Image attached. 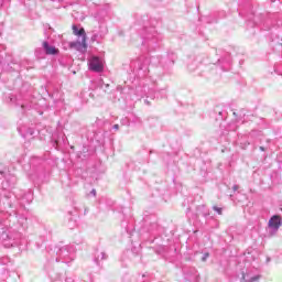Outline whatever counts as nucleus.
Segmentation results:
<instances>
[{
    "label": "nucleus",
    "instance_id": "obj_8",
    "mask_svg": "<svg viewBox=\"0 0 282 282\" xmlns=\"http://www.w3.org/2000/svg\"><path fill=\"white\" fill-rule=\"evenodd\" d=\"M0 175H3V173H2V172H0Z\"/></svg>",
    "mask_w": 282,
    "mask_h": 282
},
{
    "label": "nucleus",
    "instance_id": "obj_4",
    "mask_svg": "<svg viewBox=\"0 0 282 282\" xmlns=\"http://www.w3.org/2000/svg\"><path fill=\"white\" fill-rule=\"evenodd\" d=\"M43 47L45 50V54H47L50 56H56V54H58V48L50 45V43H47V42H43Z\"/></svg>",
    "mask_w": 282,
    "mask_h": 282
},
{
    "label": "nucleus",
    "instance_id": "obj_1",
    "mask_svg": "<svg viewBox=\"0 0 282 282\" xmlns=\"http://www.w3.org/2000/svg\"><path fill=\"white\" fill-rule=\"evenodd\" d=\"M88 65L91 72L100 73L105 69V64L102 63V59L98 57L90 58Z\"/></svg>",
    "mask_w": 282,
    "mask_h": 282
},
{
    "label": "nucleus",
    "instance_id": "obj_6",
    "mask_svg": "<svg viewBox=\"0 0 282 282\" xmlns=\"http://www.w3.org/2000/svg\"><path fill=\"white\" fill-rule=\"evenodd\" d=\"M214 210L218 213V215H221V207L214 206Z\"/></svg>",
    "mask_w": 282,
    "mask_h": 282
},
{
    "label": "nucleus",
    "instance_id": "obj_5",
    "mask_svg": "<svg viewBox=\"0 0 282 282\" xmlns=\"http://www.w3.org/2000/svg\"><path fill=\"white\" fill-rule=\"evenodd\" d=\"M73 33L75 34V36H82V39H85V36H87V34L85 33V29H78L76 25H73Z\"/></svg>",
    "mask_w": 282,
    "mask_h": 282
},
{
    "label": "nucleus",
    "instance_id": "obj_3",
    "mask_svg": "<svg viewBox=\"0 0 282 282\" xmlns=\"http://www.w3.org/2000/svg\"><path fill=\"white\" fill-rule=\"evenodd\" d=\"M281 216L274 215L269 220V228L276 230L278 228H281Z\"/></svg>",
    "mask_w": 282,
    "mask_h": 282
},
{
    "label": "nucleus",
    "instance_id": "obj_2",
    "mask_svg": "<svg viewBox=\"0 0 282 282\" xmlns=\"http://www.w3.org/2000/svg\"><path fill=\"white\" fill-rule=\"evenodd\" d=\"M70 50H76L77 52H87V36L82 37L80 41L70 42L69 43Z\"/></svg>",
    "mask_w": 282,
    "mask_h": 282
},
{
    "label": "nucleus",
    "instance_id": "obj_7",
    "mask_svg": "<svg viewBox=\"0 0 282 282\" xmlns=\"http://www.w3.org/2000/svg\"><path fill=\"white\" fill-rule=\"evenodd\" d=\"M119 128H120V126H118V124H115V126H113V129H117V130H118Z\"/></svg>",
    "mask_w": 282,
    "mask_h": 282
}]
</instances>
